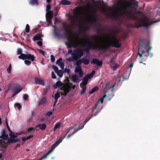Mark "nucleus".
Masks as SVG:
<instances>
[{
  "instance_id": "46",
  "label": "nucleus",
  "mask_w": 160,
  "mask_h": 160,
  "mask_svg": "<svg viewBox=\"0 0 160 160\" xmlns=\"http://www.w3.org/2000/svg\"><path fill=\"white\" fill-rule=\"evenodd\" d=\"M67 60L69 62H73L76 60L75 58H73L72 55V58H69L67 59Z\"/></svg>"
},
{
  "instance_id": "24",
  "label": "nucleus",
  "mask_w": 160,
  "mask_h": 160,
  "mask_svg": "<svg viewBox=\"0 0 160 160\" xmlns=\"http://www.w3.org/2000/svg\"><path fill=\"white\" fill-rule=\"evenodd\" d=\"M60 3L63 5H69L71 4V2L67 0H62L60 2Z\"/></svg>"
},
{
  "instance_id": "55",
  "label": "nucleus",
  "mask_w": 160,
  "mask_h": 160,
  "mask_svg": "<svg viewBox=\"0 0 160 160\" xmlns=\"http://www.w3.org/2000/svg\"><path fill=\"white\" fill-rule=\"evenodd\" d=\"M15 105L16 106H17L18 107V109H20L22 107V106L20 104L18 103L15 104Z\"/></svg>"
},
{
  "instance_id": "54",
  "label": "nucleus",
  "mask_w": 160,
  "mask_h": 160,
  "mask_svg": "<svg viewBox=\"0 0 160 160\" xmlns=\"http://www.w3.org/2000/svg\"><path fill=\"white\" fill-rule=\"evenodd\" d=\"M132 5L134 6L137 7H138V2H137L136 1H135V2H132Z\"/></svg>"
},
{
  "instance_id": "35",
  "label": "nucleus",
  "mask_w": 160,
  "mask_h": 160,
  "mask_svg": "<svg viewBox=\"0 0 160 160\" xmlns=\"http://www.w3.org/2000/svg\"><path fill=\"white\" fill-rule=\"evenodd\" d=\"M61 126V124L60 123H58L57 124H56L55 126L53 131H55L57 129L59 128Z\"/></svg>"
},
{
  "instance_id": "36",
  "label": "nucleus",
  "mask_w": 160,
  "mask_h": 160,
  "mask_svg": "<svg viewBox=\"0 0 160 160\" xmlns=\"http://www.w3.org/2000/svg\"><path fill=\"white\" fill-rule=\"evenodd\" d=\"M36 129V128H33V127H31V128H28L27 129V132H31V131H35V130Z\"/></svg>"
},
{
  "instance_id": "2",
  "label": "nucleus",
  "mask_w": 160,
  "mask_h": 160,
  "mask_svg": "<svg viewBox=\"0 0 160 160\" xmlns=\"http://www.w3.org/2000/svg\"><path fill=\"white\" fill-rule=\"evenodd\" d=\"M64 28L65 34L67 37L68 42L66 43V44L68 48H70L72 46L74 48L81 46L83 48L85 47L86 44L85 42L80 41L78 38V36H77L74 39L72 40L71 38V33H72L71 30L69 28V26L65 23L63 24Z\"/></svg>"
},
{
  "instance_id": "12",
  "label": "nucleus",
  "mask_w": 160,
  "mask_h": 160,
  "mask_svg": "<svg viewBox=\"0 0 160 160\" xmlns=\"http://www.w3.org/2000/svg\"><path fill=\"white\" fill-rule=\"evenodd\" d=\"M58 144L55 142L52 145L51 147V149L46 154L43 155V156L38 160H42V159L46 158L47 157L52 151L53 149L58 146Z\"/></svg>"
},
{
  "instance_id": "22",
  "label": "nucleus",
  "mask_w": 160,
  "mask_h": 160,
  "mask_svg": "<svg viewBox=\"0 0 160 160\" xmlns=\"http://www.w3.org/2000/svg\"><path fill=\"white\" fill-rule=\"evenodd\" d=\"M88 78L86 76L82 80V82L80 83V85L82 84L83 86H86L87 84Z\"/></svg>"
},
{
  "instance_id": "20",
  "label": "nucleus",
  "mask_w": 160,
  "mask_h": 160,
  "mask_svg": "<svg viewBox=\"0 0 160 160\" xmlns=\"http://www.w3.org/2000/svg\"><path fill=\"white\" fill-rule=\"evenodd\" d=\"M39 128L40 129L43 131L46 129V125L45 124H39L36 126V128Z\"/></svg>"
},
{
  "instance_id": "50",
  "label": "nucleus",
  "mask_w": 160,
  "mask_h": 160,
  "mask_svg": "<svg viewBox=\"0 0 160 160\" xmlns=\"http://www.w3.org/2000/svg\"><path fill=\"white\" fill-rule=\"evenodd\" d=\"M38 51L41 54H42L43 56L45 55V52L41 49H38Z\"/></svg>"
},
{
  "instance_id": "19",
  "label": "nucleus",
  "mask_w": 160,
  "mask_h": 160,
  "mask_svg": "<svg viewBox=\"0 0 160 160\" xmlns=\"http://www.w3.org/2000/svg\"><path fill=\"white\" fill-rule=\"evenodd\" d=\"M63 89V93L62 94V95L66 96L68 93L70 92V88L69 87L66 86L64 87Z\"/></svg>"
},
{
  "instance_id": "43",
  "label": "nucleus",
  "mask_w": 160,
  "mask_h": 160,
  "mask_svg": "<svg viewBox=\"0 0 160 160\" xmlns=\"http://www.w3.org/2000/svg\"><path fill=\"white\" fill-rule=\"evenodd\" d=\"M86 86H83L82 88L81 91L80 93L81 94H82L84 93L86 89Z\"/></svg>"
},
{
  "instance_id": "62",
  "label": "nucleus",
  "mask_w": 160,
  "mask_h": 160,
  "mask_svg": "<svg viewBox=\"0 0 160 160\" xmlns=\"http://www.w3.org/2000/svg\"><path fill=\"white\" fill-rule=\"evenodd\" d=\"M37 43L39 46H42V41H38L37 42Z\"/></svg>"
},
{
  "instance_id": "63",
  "label": "nucleus",
  "mask_w": 160,
  "mask_h": 160,
  "mask_svg": "<svg viewBox=\"0 0 160 160\" xmlns=\"http://www.w3.org/2000/svg\"><path fill=\"white\" fill-rule=\"evenodd\" d=\"M23 97L25 100H26L28 98V95L25 94L24 95Z\"/></svg>"
},
{
  "instance_id": "49",
  "label": "nucleus",
  "mask_w": 160,
  "mask_h": 160,
  "mask_svg": "<svg viewBox=\"0 0 160 160\" xmlns=\"http://www.w3.org/2000/svg\"><path fill=\"white\" fill-rule=\"evenodd\" d=\"M11 67V65L10 64L8 68H7V71L9 73H10Z\"/></svg>"
},
{
  "instance_id": "33",
  "label": "nucleus",
  "mask_w": 160,
  "mask_h": 160,
  "mask_svg": "<svg viewBox=\"0 0 160 160\" xmlns=\"http://www.w3.org/2000/svg\"><path fill=\"white\" fill-rule=\"evenodd\" d=\"M95 71H93L89 75H86V76L88 77V79H90L93 77L94 74L95 73Z\"/></svg>"
},
{
  "instance_id": "7",
  "label": "nucleus",
  "mask_w": 160,
  "mask_h": 160,
  "mask_svg": "<svg viewBox=\"0 0 160 160\" xmlns=\"http://www.w3.org/2000/svg\"><path fill=\"white\" fill-rule=\"evenodd\" d=\"M158 22L156 21H154L152 23L149 21L148 18L145 17L142 19L139 20V22L140 23L138 25L132 27L133 28H138L142 27H147L149 26L152 23H154Z\"/></svg>"
},
{
  "instance_id": "11",
  "label": "nucleus",
  "mask_w": 160,
  "mask_h": 160,
  "mask_svg": "<svg viewBox=\"0 0 160 160\" xmlns=\"http://www.w3.org/2000/svg\"><path fill=\"white\" fill-rule=\"evenodd\" d=\"M120 10L117 11L115 13L112 15V17L114 20L116 21H118L120 20L122 18H126L124 16H121L120 13H122L120 12Z\"/></svg>"
},
{
  "instance_id": "57",
  "label": "nucleus",
  "mask_w": 160,
  "mask_h": 160,
  "mask_svg": "<svg viewBox=\"0 0 160 160\" xmlns=\"http://www.w3.org/2000/svg\"><path fill=\"white\" fill-rule=\"evenodd\" d=\"M52 78V79H55L56 78V76L54 72H51Z\"/></svg>"
},
{
  "instance_id": "64",
  "label": "nucleus",
  "mask_w": 160,
  "mask_h": 160,
  "mask_svg": "<svg viewBox=\"0 0 160 160\" xmlns=\"http://www.w3.org/2000/svg\"><path fill=\"white\" fill-rule=\"evenodd\" d=\"M9 135L11 137V138H13L14 136V133H13V134L10 133L9 134Z\"/></svg>"
},
{
  "instance_id": "30",
  "label": "nucleus",
  "mask_w": 160,
  "mask_h": 160,
  "mask_svg": "<svg viewBox=\"0 0 160 160\" xmlns=\"http://www.w3.org/2000/svg\"><path fill=\"white\" fill-rule=\"evenodd\" d=\"M8 135V134H5V135H2L0 136V138H2L4 140H8L9 139Z\"/></svg>"
},
{
  "instance_id": "39",
  "label": "nucleus",
  "mask_w": 160,
  "mask_h": 160,
  "mask_svg": "<svg viewBox=\"0 0 160 160\" xmlns=\"http://www.w3.org/2000/svg\"><path fill=\"white\" fill-rule=\"evenodd\" d=\"M25 30L27 33L29 32H30V27L28 24H27L26 25Z\"/></svg>"
},
{
  "instance_id": "15",
  "label": "nucleus",
  "mask_w": 160,
  "mask_h": 160,
  "mask_svg": "<svg viewBox=\"0 0 160 160\" xmlns=\"http://www.w3.org/2000/svg\"><path fill=\"white\" fill-rule=\"evenodd\" d=\"M88 20L89 22H91L95 23H97V20L96 17L92 15H90V18Z\"/></svg>"
},
{
  "instance_id": "13",
  "label": "nucleus",
  "mask_w": 160,
  "mask_h": 160,
  "mask_svg": "<svg viewBox=\"0 0 160 160\" xmlns=\"http://www.w3.org/2000/svg\"><path fill=\"white\" fill-rule=\"evenodd\" d=\"M73 12L74 15L72 16V18L74 20L77 19V16L78 15L80 12V9L79 7H76L74 9Z\"/></svg>"
},
{
  "instance_id": "3",
  "label": "nucleus",
  "mask_w": 160,
  "mask_h": 160,
  "mask_svg": "<svg viewBox=\"0 0 160 160\" xmlns=\"http://www.w3.org/2000/svg\"><path fill=\"white\" fill-rule=\"evenodd\" d=\"M122 3L125 6H119V10L122 12L121 16H124L128 19H134L135 14L137 13L136 8L132 6L131 2L124 1Z\"/></svg>"
},
{
  "instance_id": "34",
  "label": "nucleus",
  "mask_w": 160,
  "mask_h": 160,
  "mask_svg": "<svg viewBox=\"0 0 160 160\" xmlns=\"http://www.w3.org/2000/svg\"><path fill=\"white\" fill-rule=\"evenodd\" d=\"M118 64L115 63L113 65H111V68L113 69V70L115 71L118 68Z\"/></svg>"
},
{
  "instance_id": "58",
  "label": "nucleus",
  "mask_w": 160,
  "mask_h": 160,
  "mask_svg": "<svg viewBox=\"0 0 160 160\" xmlns=\"http://www.w3.org/2000/svg\"><path fill=\"white\" fill-rule=\"evenodd\" d=\"M64 72H66L68 74H69L70 73V70L69 69L65 68L64 70Z\"/></svg>"
},
{
  "instance_id": "5",
  "label": "nucleus",
  "mask_w": 160,
  "mask_h": 160,
  "mask_svg": "<svg viewBox=\"0 0 160 160\" xmlns=\"http://www.w3.org/2000/svg\"><path fill=\"white\" fill-rule=\"evenodd\" d=\"M115 83L112 86L110 85L109 83L107 82L106 83L105 87L103 89V91L105 94H107V96L110 98H109L108 100H110L111 98L113 97L114 94L113 92L114 90V87L115 85Z\"/></svg>"
},
{
  "instance_id": "21",
  "label": "nucleus",
  "mask_w": 160,
  "mask_h": 160,
  "mask_svg": "<svg viewBox=\"0 0 160 160\" xmlns=\"http://www.w3.org/2000/svg\"><path fill=\"white\" fill-rule=\"evenodd\" d=\"M47 102V99L46 97H42L41 100L39 101V105H42L45 104Z\"/></svg>"
},
{
  "instance_id": "52",
  "label": "nucleus",
  "mask_w": 160,
  "mask_h": 160,
  "mask_svg": "<svg viewBox=\"0 0 160 160\" xmlns=\"http://www.w3.org/2000/svg\"><path fill=\"white\" fill-rule=\"evenodd\" d=\"M22 50H21V49L19 48L17 49V54L18 55L20 54V55H21V54L22 53Z\"/></svg>"
},
{
  "instance_id": "17",
  "label": "nucleus",
  "mask_w": 160,
  "mask_h": 160,
  "mask_svg": "<svg viewBox=\"0 0 160 160\" xmlns=\"http://www.w3.org/2000/svg\"><path fill=\"white\" fill-rule=\"evenodd\" d=\"M91 63L95 64L98 66H101L102 64V61H99L97 59H93L91 62Z\"/></svg>"
},
{
  "instance_id": "60",
  "label": "nucleus",
  "mask_w": 160,
  "mask_h": 160,
  "mask_svg": "<svg viewBox=\"0 0 160 160\" xmlns=\"http://www.w3.org/2000/svg\"><path fill=\"white\" fill-rule=\"evenodd\" d=\"M122 77H118L116 78V81L118 82V83H119L121 82V79L120 78Z\"/></svg>"
},
{
  "instance_id": "6",
  "label": "nucleus",
  "mask_w": 160,
  "mask_h": 160,
  "mask_svg": "<svg viewBox=\"0 0 160 160\" xmlns=\"http://www.w3.org/2000/svg\"><path fill=\"white\" fill-rule=\"evenodd\" d=\"M88 120H86L84 121V123H85L84 124L82 125V127L81 128L79 127L78 129H76L75 128H74V129H73V128H72L71 129H70V130H68L64 136L60 138L58 140L56 141V142L58 145L60 143L62 142V141L63 140V139L65 138V137L67 135V133H68L69 132H70V131H72V130H73V131L72 132V133H71V134L68 135L67 136V138H69L71 136H72L74 133H75L79 130L82 129L84 127V124H85L87 122H88Z\"/></svg>"
},
{
  "instance_id": "59",
  "label": "nucleus",
  "mask_w": 160,
  "mask_h": 160,
  "mask_svg": "<svg viewBox=\"0 0 160 160\" xmlns=\"http://www.w3.org/2000/svg\"><path fill=\"white\" fill-rule=\"evenodd\" d=\"M50 57L51 61L52 62H54L55 60V58L54 56L53 55H51Z\"/></svg>"
},
{
  "instance_id": "27",
  "label": "nucleus",
  "mask_w": 160,
  "mask_h": 160,
  "mask_svg": "<svg viewBox=\"0 0 160 160\" xmlns=\"http://www.w3.org/2000/svg\"><path fill=\"white\" fill-rule=\"evenodd\" d=\"M82 62L85 65H88L89 63V61L88 58H82Z\"/></svg>"
},
{
  "instance_id": "40",
  "label": "nucleus",
  "mask_w": 160,
  "mask_h": 160,
  "mask_svg": "<svg viewBox=\"0 0 160 160\" xmlns=\"http://www.w3.org/2000/svg\"><path fill=\"white\" fill-rule=\"evenodd\" d=\"M52 68L54 69V71L56 73L59 70L58 67H57V66H55V65H53L52 66Z\"/></svg>"
},
{
  "instance_id": "31",
  "label": "nucleus",
  "mask_w": 160,
  "mask_h": 160,
  "mask_svg": "<svg viewBox=\"0 0 160 160\" xmlns=\"http://www.w3.org/2000/svg\"><path fill=\"white\" fill-rule=\"evenodd\" d=\"M30 3L32 5H38V0H31Z\"/></svg>"
},
{
  "instance_id": "8",
  "label": "nucleus",
  "mask_w": 160,
  "mask_h": 160,
  "mask_svg": "<svg viewBox=\"0 0 160 160\" xmlns=\"http://www.w3.org/2000/svg\"><path fill=\"white\" fill-rule=\"evenodd\" d=\"M82 63V60H77L76 62V65L77 66L75 68L74 72L75 73H79V76L80 78H81L83 76V72L82 70L81 67L80 65Z\"/></svg>"
},
{
  "instance_id": "42",
  "label": "nucleus",
  "mask_w": 160,
  "mask_h": 160,
  "mask_svg": "<svg viewBox=\"0 0 160 160\" xmlns=\"http://www.w3.org/2000/svg\"><path fill=\"white\" fill-rule=\"evenodd\" d=\"M60 97V95L59 93H57L55 94V99L56 100H57Z\"/></svg>"
},
{
  "instance_id": "47",
  "label": "nucleus",
  "mask_w": 160,
  "mask_h": 160,
  "mask_svg": "<svg viewBox=\"0 0 160 160\" xmlns=\"http://www.w3.org/2000/svg\"><path fill=\"white\" fill-rule=\"evenodd\" d=\"M106 94H104L103 96L100 98V101L101 103H103L104 98L106 97Z\"/></svg>"
},
{
  "instance_id": "9",
  "label": "nucleus",
  "mask_w": 160,
  "mask_h": 160,
  "mask_svg": "<svg viewBox=\"0 0 160 160\" xmlns=\"http://www.w3.org/2000/svg\"><path fill=\"white\" fill-rule=\"evenodd\" d=\"M83 54V52L82 49L74 50L72 53L73 58H75L76 60L80 58Z\"/></svg>"
},
{
  "instance_id": "41",
  "label": "nucleus",
  "mask_w": 160,
  "mask_h": 160,
  "mask_svg": "<svg viewBox=\"0 0 160 160\" xmlns=\"http://www.w3.org/2000/svg\"><path fill=\"white\" fill-rule=\"evenodd\" d=\"M54 35L55 36L59 37L60 36V34L59 32H57L56 30H55L54 31Z\"/></svg>"
},
{
  "instance_id": "56",
  "label": "nucleus",
  "mask_w": 160,
  "mask_h": 160,
  "mask_svg": "<svg viewBox=\"0 0 160 160\" xmlns=\"http://www.w3.org/2000/svg\"><path fill=\"white\" fill-rule=\"evenodd\" d=\"M47 22L49 24L52 23L51 19L52 18H46Z\"/></svg>"
},
{
  "instance_id": "16",
  "label": "nucleus",
  "mask_w": 160,
  "mask_h": 160,
  "mask_svg": "<svg viewBox=\"0 0 160 160\" xmlns=\"http://www.w3.org/2000/svg\"><path fill=\"white\" fill-rule=\"evenodd\" d=\"M20 140V139H15L14 138H9L7 141V144L9 145L11 143L18 142Z\"/></svg>"
},
{
  "instance_id": "38",
  "label": "nucleus",
  "mask_w": 160,
  "mask_h": 160,
  "mask_svg": "<svg viewBox=\"0 0 160 160\" xmlns=\"http://www.w3.org/2000/svg\"><path fill=\"white\" fill-rule=\"evenodd\" d=\"M62 85V82L60 81L57 82L56 84V87H60Z\"/></svg>"
},
{
  "instance_id": "23",
  "label": "nucleus",
  "mask_w": 160,
  "mask_h": 160,
  "mask_svg": "<svg viewBox=\"0 0 160 160\" xmlns=\"http://www.w3.org/2000/svg\"><path fill=\"white\" fill-rule=\"evenodd\" d=\"M53 16V12L52 11H50L47 12V13L46 15V18H52Z\"/></svg>"
},
{
  "instance_id": "48",
  "label": "nucleus",
  "mask_w": 160,
  "mask_h": 160,
  "mask_svg": "<svg viewBox=\"0 0 160 160\" xmlns=\"http://www.w3.org/2000/svg\"><path fill=\"white\" fill-rule=\"evenodd\" d=\"M24 62H25V63L27 65H30L31 63V61H29L28 60H27L26 59H25V60Z\"/></svg>"
},
{
  "instance_id": "25",
  "label": "nucleus",
  "mask_w": 160,
  "mask_h": 160,
  "mask_svg": "<svg viewBox=\"0 0 160 160\" xmlns=\"http://www.w3.org/2000/svg\"><path fill=\"white\" fill-rule=\"evenodd\" d=\"M98 28L96 29V32L97 33H99L102 31H105V29H103L101 27V26L99 24H98Z\"/></svg>"
},
{
  "instance_id": "10",
  "label": "nucleus",
  "mask_w": 160,
  "mask_h": 160,
  "mask_svg": "<svg viewBox=\"0 0 160 160\" xmlns=\"http://www.w3.org/2000/svg\"><path fill=\"white\" fill-rule=\"evenodd\" d=\"M18 58L20 59L24 60L28 59L32 61H33L35 60L34 57L33 55H32L31 54H25L22 53L18 56Z\"/></svg>"
},
{
  "instance_id": "51",
  "label": "nucleus",
  "mask_w": 160,
  "mask_h": 160,
  "mask_svg": "<svg viewBox=\"0 0 160 160\" xmlns=\"http://www.w3.org/2000/svg\"><path fill=\"white\" fill-rule=\"evenodd\" d=\"M115 63V61L114 60V59L113 58L111 59V60L110 61V65L111 66V65H113Z\"/></svg>"
},
{
  "instance_id": "1",
  "label": "nucleus",
  "mask_w": 160,
  "mask_h": 160,
  "mask_svg": "<svg viewBox=\"0 0 160 160\" xmlns=\"http://www.w3.org/2000/svg\"><path fill=\"white\" fill-rule=\"evenodd\" d=\"M112 40L109 43L104 44L101 42V37L98 35L90 36V39L94 42H91L89 39L85 40L86 46L83 47V50L87 53L89 52L90 50H94L97 49L98 50H107L110 46L115 47L117 48H120L121 44L114 36H112Z\"/></svg>"
},
{
  "instance_id": "29",
  "label": "nucleus",
  "mask_w": 160,
  "mask_h": 160,
  "mask_svg": "<svg viewBox=\"0 0 160 160\" xmlns=\"http://www.w3.org/2000/svg\"><path fill=\"white\" fill-rule=\"evenodd\" d=\"M98 105V104L96 103L94 107L92 109V111L93 112L92 114V116H95L98 113V112H94L95 110L96 109Z\"/></svg>"
},
{
  "instance_id": "44",
  "label": "nucleus",
  "mask_w": 160,
  "mask_h": 160,
  "mask_svg": "<svg viewBox=\"0 0 160 160\" xmlns=\"http://www.w3.org/2000/svg\"><path fill=\"white\" fill-rule=\"evenodd\" d=\"M6 124L7 128L8 131H9V132L13 134V132H12V131L11 130L10 128L7 121H6Z\"/></svg>"
},
{
  "instance_id": "28",
  "label": "nucleus",
  "mask_w": 160,
  "mask_h": 160,
  "mask_svg": "<svg viewBox=\"0 0 160 160\" xmlns=\"http://www.w3.org/2000/svg\"><path fill=\"white\" fill-rule=\"evenodd\" d=\"M72 80L74 82H76L78 80V77L75 74L73 75L71 77Z\"/></svg>"
},
{
  "instance_id": "32",
  "label": "nucleus",
  "mask_w": 160,
  "mask_h": 160,
  "mask_svg": "<svg viewBox=\"0 0 160 160\" xmlns=\"http://www.w3.org/2000/svg\"><path fill=\"white\" fill-rule=\"evenodd\" d=\"M56 73H57V75L59 76L60 77H62L63 76V70H59Z\"/></svg>"
},
{
  "instance_id": "61",
  "label": "nucleus",
  "mask_w": 160,
  "mask_h": 160,
  "mask_svg": "<svg viewBox=\"0 0 160 160\" xmlns=\"http://www.w3.org/2000/svg\"><path fill=\"white\" fill-rule=\"evenodd\" d=\"M58 66H59L62 69L61 70H63L64 69V65L63 63L59 65Z\"/></svg>"
},
{
  "instance_id": "53",
  "label": "nucleus",
  "mask_w": 160,
  "mask_h": 160,
  "mask_svg": "<svg viewBox=\"0 0 160 160\" xmlns=\"http://www.w3.org/2000/svg\"><path fill=\"white\" fill-rule=\"evenodd\" d=\"M51 7L50 5H48L46 6V11L47 12L50 11Z\"/></svg>"
},
{
  "instance_id": "45",
  "label": "nucleus",
  "mask_w": 160,
  "mask_h": 160,
  "mask_svg": "<svg viewBox=\"0 0 160 160\" xmlns=\"http://www.w3.org/2000/svg\"><path fill=\"white\" fill-rule=\"evenodd\" d=\"M49 88H45L43 89V93L45 95L46 94L49 90Z\"/></svg>"
},
{
  "instance_id": "14",
  "label": "nucleus",
  "mask_w": 160,
  "mask_h": 160,
  "mask_svg": "<svg viewBox=\"0 0 160 160\" xmlns=\"http://www.w3.org/2000/svg\"><path fill=\"white\" fill-rule=\"evenodd\" d=\"M34 80L36 84L40 85L42 86L44 85V81L37 77L35 78Z\"/></svg>"
},
{
  "instance_id": "26",
  "label": "nucleus",
  "mask_w": 160,
  "mask_h": 160,
  "mask_svg": "<svg viewBox=\"0 0 160 160\" xmlns=\"http://www.w3.org/2000/svg\"><path fill=\"white\" fill-rule=\"evenodd\" d=\"M98 89V88L97 86H96L90 90L89 92V94H91L97 91Z\"/></svg>"
},
{
  "instance_id": "4",
  "label": "nucleus",
  "mask_w": 160,
  "mask_h": 160,
  "mask_svg": "<svg viewBox=\"0 0 160 160\" xmlns=\"http://www.w3.org/2000/svg\"><path fill=\"white\" fill-rule=\"evenodd\" d=\"M144 41L143 39H141L139 40V46H138V55L141 58H142V61H144L146 60L147 57L146 55H143L142 54H144L145 52H146L148 54L149 53V51L151 49V47L149 46L148 49H146V48H145L146 51H145L144 50H142L143 46L144 44Z\"/></svg>"
},
{
  "instance_id": "37",
  "label": "nucleus",
  "mask_w": 160,
  "mask_h": 160,
  "mask_svg": "<svg viewBox=\"0 0 160 160\" xmlns=\"http://www.w3.org/2000/svg\"><path fill=\"white\" fill-rule=\"evenodd\" d=\"M62 58H59L56 62V64H58V65L62 64L63 62H62Z\"/></svg>"
},
{
  "instance_id": "18",
  "label": "nucleus",
  "mask_w": 160,
  "mask_h": 160,
  "mask_svg": "<svg viewBox=\"0 0 160 160\" xmlns=\"http://www.w3.org/2000/svg\"><path fill=\"white\" fill-rule=\"evenodd\" d=\"M43 37V35L41 33H38L34 37L33 40L34 41H38L39 40H42V37Z\"/></svg>"
}]
</instances>
